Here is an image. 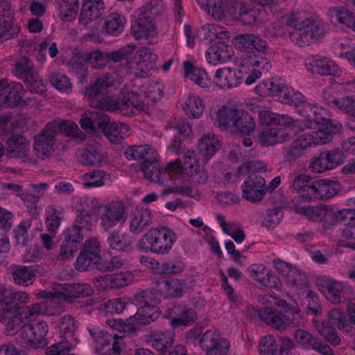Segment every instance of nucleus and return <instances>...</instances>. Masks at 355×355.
<instances>
[{
  "label": "nucleus",
  "mask_w": 355,
  "mask_h": 355,
  "mask_svg": "<svg viewBox=\"0 0 355 355\" xmlns=\"http://www.w3.org/2000/svg\"><path fill=\"white\" fill-rule=\"evenodd\" d=\"M282 21L288 28L292 42L299 46L309 45L318 40L324 34V24L317 17H308L305 12H297L285 15Z\"/></svg>",
  "instance_id": "obj_1"
},
{
  "label": "nucleus",
  "mask_w": 355,
  "mask_h": 355,
  "mask_svg": "<svg viewBox=\"0 0 355 355\" xmlns=\"http://www.w3.org/2000/svg\"><path fill=\"white\" fill-rule=\"evenodd\" d=\"M135 45H127L117 51L112 53V61L125 62V66L130 73L137 77H145L148 75L149 64L155 62L156 55L148 48L144 47L137 51Z\"/></svg>",
  "instance_id": "obj_2"
},
{
  "label": "nucleus",
  "mask_w": 355,
  "mask_h": 355,
  "mask_svg": "<svg viewBox=\"0 0 355 355\" xmlns=\"http://www.w3.org/2000/svg\"><path fill=\"white\" fill-rule=\"evenodd\" d=\"M175 234L166 227H152L137 243V248L143 252L166 254L176 241Z\"/></svg>",
  "instance_id": "obj_3"
},
{
  "label": "nucleus",
  "mask_w": 355,
  "mask_h": 355,
  "mask_svg": "<svg viewBox=\"0 0 355 355\" xmlns=\"http://www.w3.org/2000/svg\"><path fill=\"white\" fill-rule=\"evenodd\" d=\"M42 306V302L34 303L24 308L21 313L16 306L3 309L0 311V321L5 325L7 334L12 335L19 328L23 319L43 315Z\"/></svg>",
  "instance_id": "obj_4"
},
{
  "label": "nucleus",
  "mask_w": 355,
  "mask_h": 355,
  "mask_svg": "<svg viewBox=\"0 0 355 355\" xmlns=\"http://www.w3.org/2000/svg\"><path fill=\"white\" fill-rule=\"evenodd\" d=\"M295 123V126L299 131L311 129L313 125L318 124V130L314 132V135L318 138L320 145L328 143L332 136L340 132L342 128V125L338 121L324 118H321L318 121L314 119H306Z\"/></svg>",
  "instance_id": "obj_5"
},
{
  "label": "nucleus",
  "mask_w": 355,
  "mask_h": 355,
  "mask_svg": "<svg viewBox=\"0 0 355 355\" xmlns=\"http://www.w3.org/2000/svg\"><path fill=\"white\" fill-rule=\"evenodd\" d=\"M232 44L241 52L254 56L265 55L268 50L267 41L254 33L239 34L233 39Z\"/></svg>",
  "instance_id": "obj_6"
},
{
  "label": "nucleus",
  "mask_w": 355,
  "mask_h": 355,
  "mask_svg": "<svg viewBox=\"0 0 355 355\" xmlns=\"http://www.w3.org/2000/svg\"><path fill=\"white\" fill-rule=\"evenodd\" d=\"M316 282L320 290L325 289L328 291V300L336 304L346 301L354 293L351 286L327 277L318 278Z\"/></svg>",
  "instance_id": "obj_7"
},
{
  "label": "nucleus",
  "mask_w": 355,
  "mask_h": 355,
  "mask_svg": "<svg viewBox=\"0 0 355 355\" xmlns=\"http://www.w3.org/2000/svg\"><path fill=\"white\" fill-rule=\"evenodd\" d=\"M101 261L99 242L97 239L92 238L85 241L83 248L76 259L75 268L80 272L89 270L94 265L101 268Z\"/></svg>",
  "instance_id": "obj_8"
},
{
  "label": "nucleus",
  "mask_w": 355,
  "mask_h": 355,
  "mask_svg": "<svg viewBox=\"0 0 355 355\" xmlns=\"http://www.w3.org/2000/svg\"><path fill=\"white\" fill-rule=\"evenodd\" d=\"M182 176L189 182L196 184H205L208 180V174L200 170L199 164L193 151L188 150L180 160Z\"/></svg>",
  "instance_id": "obj_9"
},
{
  "label": "nucleus",
  "mask_w": 355,
  "mask_h": 355,
  "mask_svg": "<svg viewBox=\"0 0 355 355\" xmlns=\"http://www.w3.org/2000/svg\"><path fill=\"white\" fill-rule=\"evenodd\" d=\"M241 187L243 198L252 202H260L267 193L264 178L255 173L249 174Z\"/></svg>",
  "instance_id": "obj_10"
},
{
  "label": "nucleus",
  "mask_w": 355,
  "mask_h": 355,
  "mask_svg": "<svg viewBox=\"0 0 355 355\" xmlns=\"http://www.w3.org/2000/svg\"><path fill=\"white\" fill-rule=\"evenodd\" d=\"M262 315L263 322L266 324L280 331H284L290 327H298L301 322L298 315H292V318H291L282 311L273 310L268 306H265V312Z\"/></svg>",
  "instance_id": "obj_11"
},
{
  "label": "nucleus",
  "mask_w": 355,
  "mask_h": 355,
  "mask_svg": "<svg viewBox=\"0 0 355 355\" xmlns=\"http://www.w3.org/2000/svg\"><path fill=\"white\" fill-rule=\"evenodd\" d=\"M199 344L207 355H227L230 347L229 341L222 338L216 330L207 331Z\"/></svg>",
  "instance_id": "obj_12"
},
{
  "label": "nucleus",
  "mask_w": 355,
  "mask_h": 355,
  "mask_svg": "<svg viewBox=\"0 0 355 355\" xmlns=\"http://www.w3.org/2000/svg\"><path fill=\"white\" fill-rule=\"evenodd\" d=\"M48 332V324L44 321H37L23 327L21 338L24 343L37 348L46 344V337Z\"/></svg>",
  "instance_id": "obj_13"
},
{
  "label": "nucleus",
  "mask_w": 355,
  "mask_h": 355,
  "mask_svg": "<svg viewBox=\"0 0 355 355\" xmlns=\"http://www.w3.org/2000/svg\"><path fill=\"white\" fill-rule=\"evenodd\" d=\"M134 17L135 19L132 24L131 33L137 40H152L157 37V28L150 16L143 15L142 10H137Z\"/></svg>",
  "instance_id": "obj_14"
},
{
  "label": "nucleus",
  "mask_w": 355,
  "mask_h": 355,
  "mask_svg": "<svg viewBox=\"0 0 355 355\" xmlns=\"http://www.w3.org/2000/svg\"><path fill=\"white\" fill-rule=\"evenodd\" d=\"M305 66L313 73L337 77L341 74L340 68L333 60L320 55L309 57L305 61Z\"/></svg>",
  "instance_id": "obj_15"
},
{
  "label": "nucleus",
  "mask_w": 355,
  "mask_h": 355,
  "mask_svg": "<svg viewBox=\"0 0 355 355\" xmlns=\"http://www.w3.org/2000/svg\"><path fill=\"white\" fill-rule=\"evenodd\" d=\"M125 156L128 159L139 161V165H142L145 169L148 168L146 164L155 167L156 159H159L156 149L148 144L130 147L125 152Z\"/></svg>",
  "instance_id": "obj_16"
},
{
  "label": "nucleus",
  "mask_w": 355,
  "mask_h": 355,
  "mask_svg": "<svg viewBox=\"0 0 355 355\" xmlns=\"http://www.w3.org/2000/svg\"><path fill=\"white\" fill-rule=\"evenodd\" d=\"M273 263L278 273L283 276L289 286L302 288L306 285L307 278L305 275L293 267L291 263L280 259H274Z\"/></svg>",
  "instance_id": "obj_17"
},
{
  "label": "nucleus",
  "mask_w": 355,
  "mask_h": 355,
  "mask_svg": "<svg viewBox=\"0 0 355 355\" xmlns=\"http://www.w3.org/2000/svg\"><path fill=\"white\" fill-rule=\"evenodd\" d=\"M135 108L138 112H146L148 108L146 107L145 99L141 98L140 94L137 92L131 91L127 95L112 101V112L119 111L122 114L125 115L128 113V109ZM131 112H134L130 110Z\"/></svg>",
  "instance_id": "obj_18"
},
{
  "label": "nucleus",
  "mask_w": 355,
  "mask_h": 355,
  "mask_svg": "<svg viewBox=\"0 0 355 355\" xmlns=\"http://www.w3.org/2000/svg\"><path fill=\"white\" fill-rule=\"evenodd\" d=\"M248 64L246 70L245 65H243V67L241 70L238 71H242L243 73V80L246 86H250L254 83L257 80H259L261 76V69H268L270 67V62L268 60L264 57L260 58H248Z\"/></svg>",
  "instance_id": "obj_19"
},
{
  "label": "nucleus",
  "mask_w": 355,
  "mask_h": 355,
  "mask_svg": "<svg viewBox=\"0 0 355 355\" xmlns=\"http://www.w3.org/2000/svg\"><path fill=\"white\" fill-rule=\"evenodd\" d=\"M340 190V184L334 180H318L313 181L310 201L313 200H329Z\"/></svg>",
  "instance_id": "obj_20"
},
{
  "label": "nucleus",
  "mask_w": 355,
  "mask_h": 355,
  "mask_svg": "<svg viewBox=\"0 0 355 355\" xmlns=\"http://www.w3.org/2000/svg\"><path fill=\"white\" fill-rule=\"evenodd\" d=\"M6 151L10 157L26 162L29 160L30 143L21 135H13L7 141Z\"/></svg>",
  "instance_id": "obj_21"
},
{
  "label": "nucleus",
  "mask_w": 355,
  "mask_h": 355,
  "mask_svg": "<svg viewBox=\"0 0 355 355\" xmlns=\"http://www.w3.org/2000/svg\"><path fill=\"white\" fill-rule=\"evenodd\" d=\"M48 124L44 130L35 138L34 150L40 158H46L54 151L55 138L56 135L52 130H48Z\"/></svg>",
  "instance_id": "obj_22"
},
{
  "label": "nucleus",
  "mask_w": 355,
  "mask_h": 355,
  "mask_svg": "<svg viewBox=\"0 0 355 355\" xmlns=\"http://www.w3.org/2000/svg\"><path fill=\"white\" fill-rule=\"evenodd\" d=\"M15 74L26 83V87L39 88L43 87V83L40 79L37 73L33 69L32 64L26 58L20 60L15 66Z\"/></svg>",
  "instance_id": "obj_23"
},
{
  "label": "nucleus",
  "mask_w": 355,
  "mask_h": 355,
  "mask_svg": "<svg viewBox=\"0 0 355 355\" xmlns=\"http://www.w3.org/2000/svg\"><path fill=\"white\" fill-rule=\"evenodd\" d=\"M144 340L155 349L165 352L171 348L174 342L173 334L168 331H151L145 335Z\"/></svg>",
  "instance_id": "obj_24"
},
{
  "label": "nucleus",
  "mask_w": 355,
  "mask_h": 355,
  "mask_svg": "<svg viewBox=\"0 0 355 355\" xmlns=\"http://www.w3.org/2000/svg\"><path fill=\"white\" fill-rule=\"evenodd\" d=\"M64 241L62 244L59 256L62 260L72 259L80 247V242L83 240L78 237L76 229H67L63 232Z\"/></svg>",
  "instance_id": "obj_25"
},
{
  "label": "nucleus",
  "mask_w": 355,
  "mask_h": 355,
  "mask_svg": "<svg viewBox=\"0 0 355 355\" xmlns=\"http://www.w3.org/2000/svg\"><path fill=\"white\" fill-rule=\"evenodd\" d=\"M243 72L235 71L228 67L218 69L214 76V83L220 88L239 87L243 80Z\"/></svg>",
  "instance_id": "obj_26"
},
{
  "label": "nucleus",
  "mask_w": 355,
  "mask_h": 355,
  "mask_svg": "<svg viewBox=\"0 0 355 355\" xmlns=\"http://www.w3.org/2000/svg\"><path fill=\"white\" fill-rule=\"evenodd\" d=\"M258 138L261 145L269 146L289 141L291 137L288 128H269L261 131Z\"/></svg>",
  "instance_id": "obj_27"
},
{
  "label": "nucleus",
  "mask_w": 355,
  "mask_h": 355,
  "mask_svg": "<svg viewBox=\"0 0 355 355\" xmlns=\"http://www.w3.org/2000/svg\"><path fill=\"white\" fill-rule=\"evenodd\" d=\"M182 68L184 78L191 80L202 88L211 87V80L205 69L196 67L189 61H184Z\"/></svg>",
  "instance_id": "obj_28"
},
{
  "label": "nucleus",
  "mask_w": 355,
  "mask_h": 355,
  "mask_svg": "<svg viewBox=\"0 0 355 355\" xmlns=\"http://www.w3.org/2000/svg\"><path fill=\"white\" fill-rule=\"evenodd\" d=\"M104 3L101 0H84L82 5L79 21L87 25L101 15Z\"/></svg>",
  "instance_id": "obj_29"
},
{
  "label": "nucleus",
  "mask_w": 355,
  "mask_h": 355,
  "mask_svg": "<svg viewBox=\"0 0 355 355\" xmlns=\"http://www.w3.org/2000/svg\"><path fill=\"white\" fill-rule=\"evenodd\" d=\"M10 268L15 284L23 286H28L33 284L37 272L33 266L12 265Z\"/></svg>",
  "instance_id": "obj_30"
},
{
  "label": "nucleus",
  "mask_w": 355,
  "mask_h": 355,
  "mask_svg": "<svg viewBox=\"0 0 355 355\" xmlns=\"http://www.w3.org/2000/svg\"><path fill=\"white\" fill-rule=\"evenodd\" d=\"M151 223L152 214L150 209H136L132 216L130 231L134 234H139Z\"/></svg>",
  "instance_id": "obj_31"
},
{
  "label": "nucleus",
  "mask_w": 355,
  "mask_h": 355,
  "mask_svg": "<svg viewBox=\"0 0 355 355\" xmlns=\"http://www.w3.org/2000/svg\"><path fill=\"white\" fill-rule=\"evenodd\" d=\"M292 188L300 194L302 198L310 201L313 182H311L309 175L299 172H294L293 173Z\"/></svg>",
  "instance_id": "obj_32"
},
{
  "label": "nucleus",
  "mask_w": 355,
  "mask_h": 355,
  "mask_svg": "<svg viewBox=\"0 0 355 355\" xmlns=\"http://www.w3.org/2000/svg\"><path fill=\"white\" fill-rule=\"evenodd\" d=\"M48 130H52V132L57 135L60 132L67 136L78 137L83 139L85 137L78 125L73 121H54L48 123Z\"/></svg>",
  "instance_id": "obj_33"
},
{
  "label": "nucleus",
  "mask_w": 355,
  "mask_h": 355,
  "mask_svg": "<svg viewBox=\"0 0 355 355\" xmlns=\"http://www.w3.org/2000/svg\"><path fill=\"white\" fill-rule=\"evenodd\" d=\"M269 95L282 103L298 106L306 101V97L296 90H269Z\"/></svg>",
  "instance_id": "obj_34"
},
{
  "label": "nucleus",
  "mask_w": 355,
  "mask_h": 355,
  "mask_svg": "<svg viewBox=\"0 0 355 355\" xmlns=\"http://www.w3.org/2000/svg\"><path fill=\"white\" fill-rule=\"evenodd\" d=\"M13 12L10 3L5 0H0V39H8L12 26Z\"/></svg>",
  "instance_id": "obj_35"
},
{
  "label": "nucleus",
  "mask_w": 355,
  "mask_h": 355,
  "mask_svg": "<svg viewBox=\"0 0 355 355\" xmlns=\"http://www.w3.org/2000/svg\"><path fill=\"white\" fill-rule=\"evenodd\" d=\"M79 162L87 166H101L105 162L107 156L101 150L87 148L77 155Z\"/></svg>",
  "instance_id": "obj_36"
},
{
  "label": "nucleus",
  "mask_w": 355,
  "mask_h": 355,
  "mask_svg": "<svg viewBox=\"0 0 355 355\" xmlns=\"http://www.w3.org/2000/svg\"><path fill=\"white\" fill-rule=\"evenodd\" d=\"M259 118L261 123L265 125H289L296 124L299 121H294L292 117L287 114H279L269 110H263L259 112Z\"/></svg>",
  "instance_id": "obj_37"
},
{
  "label": "nucleus",
  "mask_w": 355,
  "mask_h": 355,
  "mask_svg": "<svg viewBox=\"0 0 355 355\" xmlns=\"http://www.w3.org/2000/svg\"><path fill=\"white\" fill-rule=\"evenodd\" d=\"M159 315L156 305L140 306L135 315L129 319L135 320L138 324L144 325L156 320Z\"/></svg>",
  "instance_id": "obj_38"
},
{
  "label": "nucleus",
  "mask_w": 355,
  "mask_h": 355,
  "mask_svg": "<svg viewBox=\"0 0 355 355\" xmlns=\"http://www.w3.org/2000/svg\"><path fill=\"white\" fill-rule=\"evenodd\" d=\"M64 211L61 207L49 205L45 210V222L47 230L53 235L60 226L63 218Z\"/></svg>",
  "instance_id": "obj_39"
},
{
  "label": "nucleus",
  "mask_w": 355,
  "mask_h": 355,
  "mask_svg": "<svg viewBox=\"0 0 355 355\" xmlns=\"http://www.w3.org/2000/svg\"><path fill=\"white\" fill-rule=\"evenodd\" d=\"M328 16L331 21H336L349 28H352L355 22L353 13L344 7H331L328 11Z\"/></svg>",
  "instance_id": "obj_40"
},
{
  "label": "nucleus",
  "mask_w": 355,
  "mask_h": 355,
  "mask_svg": "<svg viewBox=\"0 0 355 355\" xmlns=\"http://www.w3.org/2000/svg\"><path fill=\"white\" fill-rule=\"evenodd\" d=\"M322 96L328 105L352 114L355 97L347 96L342 98H336L330 94L329 90H324Z\"/></svg>",
  "instance_id": "obj_41"
},
{
  "label": "nucleus",
  "mask_w": 355,
  "mask_h": 355,
  "mask_svg": "<svg viewBox=\"0 0 355 355\" xmlns=\"http://www.w3.org/2000/svg\"><path fill=\"white\" fill-rule=\"evenodd\" d=\"M59 17L63 21H73L77 15L79 0H58Z\"/></svg>",
  "instance_id": "obj_42"
},
{
  "label": "nucleus",
  "mask_w": 355,
  "mask_h": 355,
  "mask_svg": "<svg viewBox=\"0 0 355 355\" xmlns=\"http://www.w3.org/2000/svg\"><path fill=\"white\" fill-rule=\"evenodd\" d=\"M243 135H250L254 131L255 123L253 117L247 112L239 110L236 119L234 120V126Z\"/></svg>",
  "instance_id": "obj_43"
},
{
  "label": "nucleus",
  "mask_w": 355,
  "mask_h": 355,
  "mask_svg": "<svg viewBox=\"0 0 355 355\" xmlns=\"http://www.w3.org/2000/svg\"><path fill=\"white\" fill-rule=\"evenodd\" d=\"M148 168L145 169L142 165H139V169L144 173L145 178L150 180L152 182H157L162 185H167L168 182V177L166 173H162L160 162L159 159H156L155 167L150 166V164H146Z\"/></svg>",
  "instance_id": "obj_44"
},
{
  "label": "nucleus",
  "mask_w": 355,
  "mask_h": 355,
  "mask_svg": "<svg viewBox=\"0 0 355 355\" xmlns=\"http://www.w3.org/2000/svg\"><path fill=\"white\" fill-rule=\"evenodd\" d=\"M239 110L236 108H228L223 107L217 112V121L219 128L227 130L234 126V120L236 117Z\"/></svg>",
  "instance_id": "obj_45"
},
{
  "label": "nucleus",
  "mask_w": 355,
  "mask_h": 355,
  "mask_svg": "<svg viewBox=\"0 0 355 355\" xmlns=\"http://www.w3.org/2000/svg\"><path fill=\"white\" fill-rule=\"evenodd\" d=\"M96 352L98 355H110L111 346L110 345V335L107 331H99L94 333Z\"/></svg>",
  "instance_id": "obj_46"
},
{
  "label": "nucleus",
  "mask_w": 355,
  "mask_h": 355,
  "mask_svg": "<svg viewBox=\"0 0 355 355\" xmlns=\"http://www.w3.org/2000/svg\"><path fill=\"white\" fill-rule=\"evenodd\" d=\"M110 175L103 171H94L83 175L85 187H100L104 185L105 180H108Z\"/></svg>",
  "instance_id": "obj_47"
},
{
  "label": "nucleus",
  "mask_w": 355,
  "mask_h": 355,
  "mask_svg": "<svg viewBox=\"0 0 355 355\" xmlns=\"http://www.w3.org/2000/svg\"><path fill=\"white\" fill-rule=\"evenodd\" d=\"M183 110L189 116L199 117L204 111V104L198 96L189 95L188 99L182 105Z\"/></svg>",
  "instance_id": "obj_48"
},
{
  "label": "nucleus",
  "mask_w": 355,
  "mask_h": 355,
  "mask_svg": "<svg viewBox=\"0 0 355 355\" xmlns=\"http://www.w3.org/2000/svg\"><path fill=\"white\" fill-rule=\"evenodd\" d=\"M24 90H1L0 93V107H14L21 103V96Z\"/></svg>",
  "instance_id": "obj_49"
},
{
  "label": "nucleus",
  "mask_w": 355,
  "mask_h": 355,
  "mask_svg": "<svg viewBox=\"0 0 355 355\" xmlns=\"http://www.w3.org/2000/svg\"><path fill=\"white\" fill-rule=\"evenodd\" d=\"M319 334L324 340L333 346H338L341 343V338L338 336L335 327L329 323L322 322L317 326Z\"/></svg>",
  "instance_id": "obj_50"
},
{
  "label": "nucleus",
  "mask_w": 355,
  "mask_h": 355,
  "mask_svg": "<svg viewBox=\"0 0 355 355\" xmlns=\"http://www.w3.org/2000/svg\"><path fill=\"white\" fill-rule=\"evenodd\" d=\"M92 107L99 109L110 110V98L105 96L103 90H89L86 94Z\"/></svg>",
  "instance_id": "obj_51"
},
{
  "label": "nucleus",
  "mask_w": 355,
  "mask_h": 355,
  "mask_svg": "<svg viewBox=\"0 0 355 355\" xmlns=\"http://www.w3.org/2000/svg\"><path fill=\"white\" fill-rule=\"evenodd\" d=\"M330 324L336 325L338 329L350 332L352 327L349 325L348 320L345 313L340 309H332L328 315Z\"/></svg>",
  "instance_id": "obj_52"
},
{
  "label": "nucleus",
  "mask_w": 355,
  "mask_h": 355,
  "mask_svg": "<svg viewBox=\"0 0 355 355\" xmlns=\"http://www.w3.org/2000/svg\"><path fill=\"white\" fill-rule=\"evenodd\" d=\"M197 318L198 314L193 309L184 308L180 317L172 319L171 324L173 327L189 326L194 323Z\"/></svg>",
  "instance_id": "obj_53"
},
{
  "label": "nucleus",
  "mask_w": 355,
  "mask_h": 355,
  "mask_svg": "<svg viewBox=\"0 0 355 355\" xmlns=\"http://www.w3.org/2000/svg\"><path fill=\"white\" fill-rule=\"evenodd\" d=\"M198 148L203 153L207 159L212 157L218 148V142L214 137L202 136L198 142Z\"/></svg>",
  "instance_id": "obj_54"
},
{
  "label": "nucleus",
  "mask_w": 355,
  "mask_h": 355,
  "mask_svg": "<svg viewBox=\"0 0 355 355\" xmlns=\"http://www.w3.org/2000/svg\"><path fill=\"white\" fill-rule=\"evenodd\" d=\"M69 229H76L77 230L78 237L83 239L81 234V230L91 229V216L85 209H80L78 211L74 225Z\"/></svg>",
  "instance_id": "obj_55"
},
{
  "label": "nucleus",
  "mask_w": 355,
  "mask_h": 355,
  "mask_svg": "<svg viewBox=\"0 0 355 355\" xmlns=\"http://www.w3.org/2000/svg\"><path fill=\"white\" fill-rule=\"evenodd\" d=\"M31 227V221L25 220L21 221L14 229V237L17 245H25L29 239L28 230Z\"/></svg>",
  "instance_id": "obj_56"
},
{
  "label": "nucleus",
  "mask_w": 355,
  "mask_h": 355,
  "mask_svg": "<svg viewBox=\"0 0 355 355\" xmlns=\"http://www.w3.org/2000/svg\"><path fill=\"white\" fill-rule=\"evenodd\" d=\"M164 289L168 297L175 298L180 297L183 293L184 283L180 279H165L162 282Z\"/></svg>",
  "instance_id": "obj_57"
},
{
  "label": "nucleus",
  "mask_w": 355,
  "mask_h": 355,
  "mask_svg": "<svg viewBox=\"0 0 355 355\" xmlns=\"http://www.w3.org/2000/svg\"><path fill=\"white\" fill-rule=\"evenodd\" d=\"M131 248V240L125 234L120 231L112 233V250L119 252L129 250Z\"/></svg>",
  "instance_id": "obj_58"
},
{
  "label": "nucleus",
  "mask_w": 355,
  "mask_h": 355,
  "mask_svg": "<svg viewBox=\"0 0 355 355\" xmlns=\"http://www.w3.org/2000/svg\"><path fill=\"white\" fill-rule=\"evenodd\" d=\"M76 340L73 341L67 339H63L58 343L52 345L47 348L46 351V355H64L65 352L71 350L76 345Z\"/></svg>",
  "instance_id": "obj_59"
},
{
  "label": "nucleus",
  "mask_w": 355,
  "mask_h": 355,
  "mask_svg": "<svg viewBox=\"0 0 355 355\" xmlns=\"http://www.w3.org/2000/svg\"><path fill=\"white\" fill-rule=\"evenodd\" d=\"M340 49L339 57L346 59L355 67V45L350 40H345L338 44Z\"/></svg>",
  "instance_id": "obj_60"
},
{
  "label": "nucleus",
  "mask_w": 355,
  "mask_h": 355,
  "mask_svg": "<svg viewBox=\"0 0 355 355\" xmlns=\"http://www.w3.org/2000/svg\"><path fill=\"white\" fill-rule=\"evenodd\" d=\"M70 288L72 302L76 299L88 297L93 293V289L89 284L73 283L70 284Z\"/></svg>",
  "instance_id": "obj_61"
},
{
  "label": "nucleus",
  "mask_w": 355,
  "mask_h": 355,
  "mask_svg": "<svg viewBox=\"0 0 355 355\" xmlns=\"http://www.w3.org/2000/svg\"><path fill=\"white\" fill-rule=\"evenodd\" d=\"M282 153L286 162H295L305 152L293 141L290 145L283 148Z\"/></svg>",
  "instance_id": "obj_62"
},
{
  "label": "nucleus",
  "mask_w": 355,
  "mask_h": 355,
  "mask_svg": "<svg viewBox=\"0 0 355 355\" xmlns=\"http://www.w3.org/2000/svg\"><path fill=\"white\" fill-rule=\"evenodd\" d=\"M315 336L309 331L302 329H297L293 334L294 341L299 346L308 349L311 347Z\"/></svg>",
  "instance_id": "obj_63"
},
{
  "label": "nucleus",
  "mask_w": 355,
  "mask_h": 355,
  "mask_svg": "<svg viewBox=\"0 0 355 355\" xmlns=\"http://www.w3.org/2000/svg\"><path fill=\"white\" fill-rule=\"evenodd\" d=\"M59 329L60 334L64 336V339L73 336L75 330L76 329V322L73 318L69 315H66L60 319Z\"/></svg>",
  "instance_id": "obj_64"
}]
</instances>
